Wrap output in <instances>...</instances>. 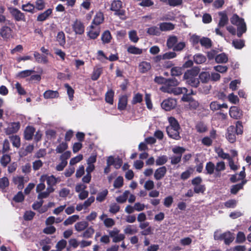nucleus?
Segmentation results:
<instances>
[{
	"label": "nucleus",
	"instance_id": "774afa93",
	"mask_svg": "<svg viewBox=\"0 0 251 251\" xmlns=\"http://www.w3.org/2000/svg\"><path fill=\"white\" fill-rule=\"evenodd\" d=\"M168 160V157L166 155H162L159 156L156 160V164L157 165H162L165 164Z\"/></svg>",
	"mask_w": 251,
	"mask_h": 251
},
{
	"label": "nucleus",
	"instance_id": "0eeeda50",
	"mask_svg": "<svg viewBox=\"0 0 251 251\" xmlns=\"http://www.w3.org/2000/svg\"><path fill=\"white\" fill-rule=\"evenodd\" d=\"M11 14L17 21H25V17L24 13L16 8L11 7L9 8Z\"/></svg>",
	"mask_w": 251,
	"mask_h": 251
},
{
	"label": "nucleus",
	"instance_id": "e2e57ef3",
	"mask_svg": "<svg viewBox=\"0 0 251 251\" xmlns=\"http://www.w3.org/2000/svg\"><path fill=\"white\" fill-rule=\"evenodd\" d=\"M171 73L173 76H178L182 74V69L180 67H175L171 69Z\"/></svg>",
	"mask_w": 251,
	"mask_h": 251
},
{
	"label": "nucleus",
	"instance_id": "e433bc0d",
	"mask_svg": "<svg viewBox=\"0 0 251 251\" xmlns=\"http://www.w3.org/2000/svg\"><path fill=\"white\" fill-rule=\"evenodd\" d=\"M174 28V25L170 23H163L160 25L159 29L162 31L172 30Z\"/></svg>",
	"mask_w": 251,
	"mask_h": 251
},
{
	"label": "nucleus",
	"instance_id": "6ab92c4d",
	"mask_svg": "<svg viewBox=\"0 0 251 251\" xmlns=\"http://www.w3.org/2000/svg\"><path fill=\"white\" fill-rule=\"evenodd\" d=\"M127 97L126 95H123L119 98L118 108L119 110L125 109L127 105Z\"/></svg>",
	"mask_w": 251,
	"mask_h": 251
},
{
	"label": "nucleus",
	"instance_id": "603ef678",
	"mask_svg": "<svg viewBox=\"0 0 251 251\" xmlns=\"http://www.w3.org/2000/svg\"><path fill=\"white\" fill-rule=\"evenodd\" d=\"M143 100V96L140 93L135 94L132 100V104H135L137 103H140Z\"/></svg>",
	"mask_w": 251,
	"mask_h": 251
},
{
	"label": "nucleus",
	"instance_id": "7ed1b4c3",
	"mask_svg": "<svg viewBox=\"0 0 251 251\" xmlns=\"http://www.w3.org/2000/svg\"><path fill=\"white\" fill-rule=\"evenodd\" d=\"M220 19L218 24L217 27L215 28L216 34L222 37L225 38L224 33L221 31L220 29L225 26L228 22V18L226 12L222 11L219 13Z\"/></svg>",
	"mask_w": 251,
	"mask_h": 251
},
{
	"label": "nucleus",
	"instance_id": "bb28decb",
	"mask_svg": "<svg viewBox=\"0 0 251 251\" xmlns=\"http://www.w3.org/2000/svg\"><path fill=\"white\" fill-rule=\"evenodd\" d=\"M194 61L198 64H202L206 60L205 56L200 53L195 54L193 57Z\"/></svg>",
	"mask_w": 251,
	"mask_h": 251
},
{
	"label": "nucleus",
	"instance_id": "6e6d98bb",
	"mask_svg": "<svg viewBox=\"0 0 251 251\" xmlns=\"http://www.w3.org/2000/svg\"><path fill=\"white\" fill-rule=\"evenodd\" d=\"M35 10L37 9L38 10H43L45 7V4L43 0H36L35 1V4L34 5Z\"/></svg>",
	"mask_w": 251,
	"mask_h": 251
},
{
	"label": "nucleus",
	"instance_id": "680f3d73",
	"mask_svg": "<svg viewBox=\"0 0 251 251\" xmlns=\"http://www.w3.org/2000/svg\"><path fill=\"white\" fill-rule=\"evenodd\" d=\"M129 38L130 40L136 43L138 42L139 38L137 35V32L135 30H131L129 32Z\"/></svg>",
	"mask_w": 251,
	"mask_h": 251
},
{
	"label": "nucleus",
	"instance_id": "6e6552de",
	"mask_svg": "<svg viewBox=\"0 0 251 251\" xmlns=\"http://www.w3.org/2000/svg\"><path fill=\"white\" fill-rule=\"evenodd\" d=\"M72 28L76 34L81 35L84 32L85 26L83 23L78 20H76L72 24Z\"/></svg>",
	"mask_w": 251,
	"mask_h": 251
},
{
	"label": "nucleus",
	"instance_id": "3c124183",
	"mask_svg": "<svg viewBox=\"0 0 251 251\" xmlns=\"http://www.w3.org/2000/svg\"><path fill=\"white\" fill-rule=\"evenodd\" d=\"M128 194L129 192L127 191H126L124 193L123 195L120 196L116 198V201L119 203H124L126 201L127 199Z\"/></svg>",
	"mask_w": 251,
	"mask_h": 251
},
{
	"label": "nucleus",
	"instance_id": "4d7b16f0",
	"mask_svg": "<svg viewBox=\"0 0 251 251\" xmlns=\"http://www.w3.org/2000/svg\"><path fill=\"white\" fill-rule=\"evenodd\" d=\"M9 182L8 179L6 177H3L0 178V188L2 189H5L9 186Z\"/></svg>",
	"mask_w": 251,
	"mask_h": 251
},
{
	"label": "nucleus",
	"instance_id": "a211bd4d",
	"mask_svg": "<svg viewBox=\"0 0 251 251\" xmlns=\"http://www.w3.org/2000/svg\"><path fill=\"white\" fill-rule=\"evenodd\" d=\"M34 132L35 128L33 127L27 126L24 132L25 138L27 140H31Z\"/></svg>",
	"mask_w": 251,
	"mask_h": 251
},
{
	"label": "nucleus",
	"instance_id": "5701e85b",
	"mask_svg": "<svg viewBox=\"0 0 251 251\" xmlns=\"http://www.w3.org/2000/svg\"><path fill=\"white\" fill-rule=\"evenodd\" d=\"M199 69L197 68H193L188 70L184 75V77H196L199 73Z\"/></svg>",
	"mask_w": 251,
	"mask_h": 251
},
{
	"label": "nucleus",
	"instance_id": "4be33fe9",
	"mask_svg": "<svg viewBox=\"0 0 251 251\" xmlns=\"http://www.w3.org/2000/svg\"><path fill=\"white\" fill-rule=\"evenodd\" d=\"M246 181V180H242L241 183L232 185L230 189V193L234 195L236 194L240 190L243 189V185Z\"/></svg>",
	"mask_w": 251,
	"mask_h": 251
},
{
	"label": "nucleus",
	"instance_id": "49530a36",
	"mask_svg": "<svg viewBox=\"0 0 251 251\" xmlns=\"http://www.w3.org/2000/svg\"><path fill=\"white\" fill-rule=\"evenodd\" d=\"M14 147L19 148L20 146V138L17 135H13L10 137Z\"/></svg>",
	"mask_w": 251,
	"mask_h": 251
},
{
	"label": "nucleus",
	"instance_id": "dca6fc26",
	"mask_svg": "<svg viewBox=\"0 0 251 251\" xmlns=\"http://www.w3.org/2000/svg\"><path fill=\"white\" fill-rule=\"evenodd\" d=\"M59 93L57 91L49 90L46 91L44 94V98L46 99H52L59 97Z\"/></svg>",
	"mask_w": 251,
	"mask_h": 251
},
{
	"label": "nucleus",
	"instance_id": "de8ad7c7",
	"mask_svg": "<svg viewBox=\"0 0 251 251\" xmlns=\"http://www.w3.org/2000/svg\"><path fill=\"white\" fill-rule=\"evenodd\" d=\"M34 149V146L33 145H29L27 146L25 149L22 150L20 153L23 156H26L28 153H31Z\"/></svg>",
	"mask_w": 251,
	"mask_h": 251
},
{
	"label": "nucleus",
	"instance_id": "1a4fd4ad",
	"mask_svg": "<svg viewBox=\"0 0 251 251\" xmlns=\"http://www.w3.org/2000/svg\"><path fill=\"white\" fill-rule=\"evenodd\" d=\"M176 105V101L173 99H168L164 100L161 103V107L166 111H170L174 108Z\"/></svg>",
	"mask_w": 251,
	"mask_h": 251
},
{
	"label": "nucleus",
	"instance_id": "72a5a7b5",
	"mask_svg": "<svg viewBox=\"0 0 251 251\" xmlns=\"http://www.w3.org/2000/svg\"><path fill=\"white\" fill-rule=\"evenodd\" d=\"M104 18L102 13L99 12L96 14L93 21V24L99 25L103 21Z\"/></svg>",
	"mask_w": 251,
	"mask_h": 251
},
{
	"label": "nucleus",
	"instance_id": "5fc2aeb1",
	"mask_svg": "<svg viewBox=\"0 0 251 251\" xmlns=\"http://www.w3.org/2000/svg\"><path fill=\"white\" fill-rule=\"evenodd\" d=\"M245 240L246 237L244 232L242 231L238 232L237 234L236 242L237 243H242L245 241Z\"/></svg>",
	"mask_w": 251,
	"mask_h": 251
},
{
	"label": "nucleus",
	"instance_id": "09e8293b",
	"mask_svg": "<svg viewBox=\"0 0 251 251\" xmlns=\"http://www.w3.org/2000/svg\"><path fill=\"white\" fill-rule=\"evenodd\" d=\"M196 129L197 132L199 133L205 132L207 129L206 126L201 122H200L196 125Z\"/></svg>",
	"mask_w": 251,
	"mask_h": 251
},
{
	"label": "nucleus",
	"instance_id": "2f4dec72",
	"mask_svg": "<svg viewBox=\"0 0 251 251\" xmlns=\"http://www.w3.org/2000/svg\"><path fill=\"white\" fill-rule=\"evenodd\" d=\"M186 82L192 87H197L199 84V79L197 77H184Z\"/></svg>",
	"mask_w": 251,
	"mask_h": 251
},
{
	"label": "nucleus",
	"instance_id": "423d86ee",
	"mask_svg": "<svg viewBox=\"0 0 251 251\" xmlns=\"http://www.w3.org/2000/svg\"><path fill=\"white\" fill-rule=\"evenodd\" d=\"M234 239L233 234L230 231H226L222 234H220L219 237L215 236L216 240H224L225 244L229 245Z\"/></svg>",
	"mask_w": 251,
	"mask_h": 251
},
{
	"label": "nucleus",
	"instance_id": "79ce46f5",
	"mask_svg": "<svg viewBox=\"0 0 251 251\" xmlns=\"http://www.w3.org/2000/svg\"><path fill=\"white\" fill-rule=\"evenodd\" d=\"M199 78L203 83L207 82L210 79V75L208 72H201L199 75Z\"/></svg>",
	"mask_w": 251,
	"mask_h": 251
},
{
	"label": "nucleus",
	"instance_id": "f8f14e48",
	"mask_svg": "<svg viewBox=\"0 0 251 251\" xmlns=\"http://www.w3.org/2000/svg\"><path fill=\"white\" fill-rule=\"evenodd\" d=\"M180 128H166V131L168 136L175 140H179L180 139L179 135Z\"/></svg>",
	"mask_w": 251,
	"mask_h": 251
},
{
	"label": "nucleus",
	"instance_id": "aec40b11",
	"mask_svg": "<svg viewBox=\"0 0 251 251\" xmlns=\"http://www.w3.org/2000/svg\"><path fill=\"white\" fill-rule=\"evenodd\" d=\"M227 55L225 53H221L216 56L215 62L218 64L226 63L228 61Z\"/></svg>",
	"mask_w": 251,
	"mask_h": 251
},
{
	"label": "nucleus",
	"instance_id": "c85d7f7f",
	"mask_svg": "<svg viewBox=\"0 0 251 251\" xmlns=\"http://www.w3.org/2000/svg\"><path fill=\"white\" fill-rule=\"evenodd\" d=\"M79 217L77 215H74L69 217L63 223V224L65 226L72 225L74 223L78 220Z\"/></svg>",
	"mask_w": 251,
	"mask_h": 251
},
{
	"label": "nucleus",
	"instance_id": "338daca9",
	"mask_svg": "<svg viewBox=\"0 0 251 251\" xmlns=\"http://www.w3.org/2000/svg\"><path fill=\"white\" fill-rule=\"evenodd\" d=\"M176 56V54L174 51H169L166 52L165 53L163 54V60L165 59H170L174 58Z\"/></svg>",
	"mask_w": 251,
	"mask_h": 251
},
{
	"label": "nucleus",
	"instance_id": "f03ea898",
	"mask_svg": "<svg viewBox=\"0 0 251 251\" xmlns=\"http://www.w3.org/2000/svg\"><path fill=\"white\" fill-rule=\"evenodd\" d=\"M230 20L232 24L237 26V35L238 37H241L247 30L246 23L244 19L240 18L237 14H234Z\"/></svg>",
	"mask_w": 251,
	"mask_h": 251
},
{
	"label": "nucleus",
	"instance_id": "ddd939ff",
	"mask_svg": "<svg viewBox=\"0 0 251 251\" xmlns=\"http://www.w3.org/2000/svg\"><path fill=\"white\" fill-rule=\"evenodd\" d=\"M229 115L231 118L238 119L242 116V112L236 106H231L229 109Z\"/></svg>",
	"mask_w": 251,
	"mask_h": 251
},
{
	"label": "nucleus",
	"instance_id": "473e14b6",
	"mask_svg": "<svg viewBox=\"0 0 251 251\" xmlns=\"http://www.w3.org/2000/svg\"><path fill=\"white\" fill-rule=\"evenodd\" d=\"M246 174H234L230 178L231 182L235 183L237 181L242 180L245 178Z\"/></svg>",
	"mask_w": 251,
	"mask_h": 251
},
{
	"label": "nucleus",
	"instance_id": "9b49d317",
	"mask_svg": "<svg viewBox=\"0 0 251 251\" xmlns=\"http://www.w3.org/2000/svg\"><path fill=\"white\" fill-rule=\"evenodd\" d=\"M20 127V125L18 122L10 123L5 129V133L8 135L16 133L19 130Z\"/></svg>",
	"mask_w": 251,
	"mask_h": 251
},
{
	"label": "nucleus",
	"instance_id": "c9c22d12",
	"mask_svg": "<svg viewBox=\"0 0 251 251\" xmlns=\"http://www.w3.org/2000/svg\"><path fill=\"white\" fill-rule=\"evenodd\" d=\"M56 39L61 46H63L66 43L65 34L62 31L59 32L57 33Z\"/></svg>",
	"mask_w": 251,
	"mask_h": 251
},
{
	"label": "nucleus",
	"instance_id": "412c9836",
	"mask_svg": "<svg viewBox=\"0 0 251 251\" xmlns=\"http://www.w3.org/2000/svg\"><path fill=\"white\" fill-rule=\"evenodd\" d=\"M52 13V9H48L44 12L40 14L37 18V21L43 22L48 18L49 16Z\"/></svg>",
	"mask_w": 251,
	"mask_h": 251
},
{
	"label": "nucleus",
	"instance_id": "37998d69",
	"mask_svg": "<svg viewBox=\"0 0 251 251\" xmlns=\"http://www.w3.org/2000/svg\"><path fill=\"white\" fill-rule=\"evenodd\" d=\"M127 50L129 53L133 54H140L142 53V49H140L133 46H129L127 48Z\"/></svg>",
	"mask_w": 251,
	"mask_h": 251
},
{
	"label": "nucleus",
	"instance_id": "20e7f679",
	"mask_svg": "<svg viewBox=\"0 0 251 251\" xmlns=\"http://www.w3.org/2000/svg\"><path fill=\"white\" fill-rule=\"evenodd\" d=\"M110 9L115 12V14L121 19H125V11L122 9V2L120 0H113L111 4Z\"/></svg>",
	"mask_w": 251,
	"mask_h": 251
},
{
	"label": "nucleus",
	"instance_id": "f704fd0d",
	"mask_svg": "<svg viewBox=\"0 0 251 251\" xmlns=\"http://www.w3.org/2000/svg\"><path fill=\"white\" fill-rule=\"evenodd\" d=\"M102 68H94L93 74L91 76V79L93 80H97L100 76V75L102 73Z\"/></svg>",
	"mask_w": 251,
	"mask_h": 251
},
{
	"label": "nucleus",
	"instance_id": "2eb2a0df",
	"mask_svg": "<svg viewBox=\"0 0 251 251\" xmlns=\"http://www.w3.org/2000/svg\"><path fill=\"white\" fill-rule=\"evenodd\" d=\"M138 69L141 73H146L151 69V63L147 61H142L139 64Z\"/></svg>",
	"mask_w": 251,
	"mask_h": 251
},
{
	"label": "nucleus",
	"instance_id": "8fccbe9b",
	"mask_svg": "<svg viewBox=\"0 0 251 251\" xmlns=\"http://www.w3.org/2000/svg\"><path fill=\"white\" fill-rule=\"evenodd\" d=\"M68 148V144L65 142H62L58 145L55 149L57 153H60L63 152Z\"/></svg>",
	"mask_w": 251,
	"mask_h": 251
},
{
	"label": "nucleus",
	"instance_id": "bf43d9fd",
	"mask_svg": "<svg viewBox=\"0 0 251 251\" xmlns=\"http://www.w3.org/2000/svg\"><path fill=\"white\" fill-rule=\"evenodd\" d=\"M123 178L122 176H118L114 182V187L116 188H120L123 185Z\"/></svg>",
	"mask_w": 251,
	"mask_h": 251
},
{
	"label": "nucleus",
	"instance_id": "0e129e2a",
	"mask_svg": "<svg viewBox=\"0 0 251 251\" xmlns=\"http://www.w3.org/2000/svg\"><path fill=\"white\" fill-rule=\"evenodd\" d=\"M120 207L116 203H112L110 205L109 212L113 214H116L120 210Z\"/></svg>",
	"mask_w": 251,
	"mask_h": 251
},
{
	"label": "nucleus",
	"instance_id": "58836bf2",
	"mask_svg": "<svg viewBox=\"0 0 251 251\" xmlns=\"http://www.w3.org/2000/svg\"><path fill=\"white\" fill-rule=\"evenodd\" d=\"M111 35L108 30H106L103 32L101 36V40L104 44L108 43L111 39Z\"/></svg>",
	"mask_w": 251,
	"mask_h": 251
},
{
	"label": "nucleus",
	"instance_id": "052dcab7",
	"mask_svg": "<svg viewBox=\"0 0 251 251\" xmlns=\"http://www.w3.org/2000/svg\"><path fill=\"white\" fill-rule=\"evenodd\" d=\"M232 45L237 49H241L244 46V42L241 40H235L232 41Z\"/></svg>",
	"mask_w": 251,
	"mask_h": 251
},
{
	"label": "nucleus",
	"instance_id": "cd10ccee",
	"mask_svg": "<svg viewBox=\"0 0 251 251\" xmlns=\"http://www.w3.org/2000/svg\"><path fill=\"white\" fill-rule=\"evenodd\" d=\"M178 39L176 36H170L167 40V45L168 48L173 49L174 46L176 44Z\"/></svg>",
	"mask_w": 251,
	"mask_h": 251
},
{
	"label": "nucleus",
	"instance_id": "864d4df0",
	"mask_svg": "<svg viewBox=\"0 0 251 251\" xmlns=\"http://www.w3.org/2000/svg\"><path fill=\"white\" fill-rule=\"evenodd\" d=\"M10 155L5 154L1 158L0 163L3 166L5 167L10 162Z\"/></svg>",
	"mask_w": 251,
	"mask_h": 251
},
{
	"label": "nucleus",
	"instance_id": "f3484780",
	"mask_svg": "<svg viewBox=\"0 0 251 251\" xmlns=\"http://www.w3.org/2000/svg\"><path fill=\"white\" fill-rule=\"evenodd\" d=\"M13 181L15 185H17L19 190H22L24 187V183L27 181H25L23 176H16L13 178Z\"/></svg>",
	"mask_w": 251,
	"mask_h": 251
},
{
	"label": "nucleus",
	"instance_id": "7c9ffc66",
	"mask_svg": "<svg viewBox=\"0 0 251 251\" xmlns=\"http://www.w3.org/2000/svg\"><path fill=\"white\" fill-rule=\"evenodd\" d=\"M200 44L206 49H209L212 46V41L210 39L207 37H203L201 38Z\"/></svg>",
	"mask_w": 251,
	"mask_h": 251
},
{
	"label": "nucleus",
	"instance_id": "f257e3e1",
	"mask_svg": "<svg viewBox=\"0 0 251 251\" xmlns=\"http://www.w3.org/2000/svg\"><path fill=\"white\" fill-rule=\"evenodd\" d=\"M243 131L242 123L240 121H237L235 126H230L227 128L226 134V138L229 142L233 143L236 141V135L242 134Z\"/></svg>",
	"mask_w": 251,
	"mask_h": 251
},
{
	"label": "nucleus",
	"instance_id": "393cba45",
	"mask_svg": "<svg viewBox=\"0 0 251 251\" xmlns=\"http://www.w3.org/2000/svg\"><path fill=\"white\" fill-rule=\"evenodd\" d=\"M95 232V230L93 228L92 226L87 227L86 229L83 232V233L80 235V237H82L84 238H90L92 237L93 235Z\"/></svg>",
	"mask_w": 251,
	"mask_h": 251
},
{
	"label": "nucleus",
	"instance_id": "a19ab883",
	"mask_svg": "<svg viewBox=\"0 0 251 251\" xmlns=\"http://www.w3.org/2000/svg\"><path fill=\"white\" fill-rule=\"evenodd\" d=\"M108 191L107 189H105L99 193L96 197V200L99 202L103 201L108 194Z\"/></svg>",
	"mask_w": 251,
	"mask_h": 251
},
{
	"label": "nucleus",
	"instance_id": "ea45409f",
	"mask_svg": "<svg viewBox=\"0 0 251 251\" xmlns=\"http://www.w3.org/2000/svg\"><path fill=\"white\" fill-rule=\"evenodd\" d=\"M147 32L151 35H159L160 34V29L157 26H152L148 28Z\"/></svg>",
	"mask_w": 251,
	"mask_h": 251
},
{
	"label": "nucleus",
	"instance_id": "4468645a",
	"mask_svg": "<svg viewBox=\"0 0 251 251\" xmlns=\"http://www.w3.org/2000/svg\"><path fill=\"white\" fill-rule=\"evenodd\" d=\"M34 56L36 61L38 63L46 64L49 62V60L47 56L45 55H41L37 51H35L34 52Z\"/></svg>",
	"mask_w": 251,
	"mask_h": 251
},
{
	"label": "nucleus",
	"instance_id": "b1692460",
	"mask_svg": "<svg viewBox=\"0 0 251 251\" xmlns=\"http://www.w3.org/2000/svg\"><path fill=\"white\" fill-rule=\"evenodd\" d=\"M89 224L86 221H81L76 223L75 225V229L78 231L84 230L88 226Z\"/></svg>",
	"mask_w": 251,
	"mask_h": 251
},
{
	"label": "nucleus",
	"instance_id": "13d9d810",
	"mask_svg": "<svg viewBox=\"0 0 251 251\" xmlns=\"http://www.w3.org/2000/svg\"><path fill=\"white\" fill-rule=\"evenodd\" d=\"M24 199L25 197L21 191L18 192L13 199V201L16 202H21Z\"/></svg>",
	"mask_w": 251,
	"mask_h": 251
},
{
	"label": "nucleus",
	"instance_id": "a18cd8bd",
	"mask_svg": "<svg viewBox=\"0 0 251 251\" xmlns=\"http://www.w3.org/2000/svg\"><path fill=\"white\" fill-rule=\"evenodd\" d=\"M34 72L33 70H26L19 72L17 76L20 78H24L30 76Z\"/></svg>",
	"mask_w": 251,
	"mask_h": 251
},
{
	"label": "nucleus",
	"instance_id": "a878e982",
	"mask_svg": "<svg viewBox=\"0 0 251 251\" xmlns=\"http://www.w3.org/2000/svg\"><path fill=\"white\" fill-rule=\"evenodd\" d=\"M170 125L166 128H180V126L177 121L173 117H170L168 118Z\"/></svg>",
	"mask_w": 251,
	"mask_h": 251
},
{
	"label": "nucleus",
	"instance_id": "4c0bfd02",
	"mask_svg": "<svg viewBox=\"0 0 251 251\" xmlns=\"http://www.w3.org/2000/svg\"><path fill=\"white\" fill-rule=\"evenodd\" d=\"M114 92L113 90H109L105 94V101L110 104H112L113 103V97Z\"/></svg>",
	"mask_w": 251,
	"mask_h": 251
},
{
	"label": "nucleus",
	"instance_id": "39448f33",
	"mask_svg": "<svg viewBox=\"0 0 251 251\" xmlns=\"http://www.w3.org/2000/svg\"><path fill=\"white\" fill-rule=\"evenodd\" d=\"M106 163L107 166L104 169V173L111 171L110 167L111 165L114 166L116 169L120 168L122 164V160L119 157L114 158L113 156H110L107 157Z\"/></svg>",
	"mask_w": 251,
	"mask_h": 251
},
{
	"label": "nucleus",
	"instance_id": "c756f323",
	"mask_svg": "<svg viewBox=\"0 0 251 251\" xmlns=\"http://www.w3.org/2000/svg\"><path fill=\"white\" fill-rule=\"evenodd\" d=\"M22 9L25 11L30 12L31 13H34L36 12L34 5L29 2L22 5Z\"/></svg>",
	"mask_w": 251,
	"mask_h": 251
},
{
	"label": "nucleus",
	"instance_id": "c03bdc74",
	"mask_svg": "<svg viewBox=\"0 0 251 251\" xmlns=\"http://www.w3.org/2000/svg\"><path fill=\"white\" fill-rule=\"evenodd\" d=\"M187 89L185 87H174L173 94L175 95L186 94L187 93Z\"/></svg>",
	"mask_w": 251,
	"mask_h": 251
},
{
	"label": "nucleus",
	"instance_id": "69168bd1",
	"mask_svg": "<svg viewBox=\"0 0 251 251\" xmlns=\"http://www.w3.org/2000/svg\"><path fill=\"white\" fill-rule=\"evenodd\" d=\"M174 87H172L168 84H165L161 87L160 90L164 93H167L169 94H173Z\"/></svg>",
	"mask_w": 251,
	"mask_h": 251
},
{
	"label": "nucleus",
	"instance_id": "9d476101",
	"mask_svg": "<svg viewBox=\"0 0 251 251\" xmlns=\"http://www.w3.org/2000/svg\"><path fill=\"white\" fill-rule=\"evenodd\" d=\"M1 36L5 40L10 39L12 38V30L7 26H3L0 31Z\"/></svg>",
	"mask_w": 251,
	"mask_h": 251
}]
</instances>
